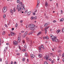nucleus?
Here are the masks:
<instances>
[{
    "mask_svg": "<svg viewBox=\"0 0 64 64\" xmlns=\"http://www.w3.org/2000/svg\"><path fill=\"white\" fill-rule=\"evenodd\" d=\"M20 38H19V37H18V43H20Z\"/></svg>",
    "mask_w": 64,
    "mask_h": 64,
    "instance_id": "12",
    "label": "nucleus"
},
{
    "mask_svg": "<svg viewBox=\"0 0 64 64\" xmlns=\"http://www.w3.org/2000/svg\"><path fill=\"white\" fill-rule=\"evenodd\" d=\"M6 45H9V44L8 43H6Z\"/></svg>",
    "mask_w": 64,
    "mask_h": 64,
    "instance_id": "53",
    "label": "nucleus"
},
{
    "mask_svg": "<svg viewBox=\"0 0 64 64\" xmlns=\"http://www.w3.org/2000/svg\"><path fill=\"white\" fill-rule=\"evenodd\" d=\"M29 50L30 51H32V48H29Z\"/></svg>",
    "mask_w": 64,
    "mask_h": 64,
    "instance_id": "32",
    "label": "nucleus"
},
{
    "mask_svg": "<svg viewBox=\"0 0 64 64\" xmlns=\"http://www.w3.org/2000/svg\"><path fill=\"white\" fill-rule=\"evenodd\" d=\"M24 58H22V61H25V60L24 59Z\"/></svg>",
    "mask_w": 64,
    "mask_h": 64,
    "instance_id": "49",
    "label": "nucleus"
},
{
    "mask_svg": "<svg viewBox=\"0 0 64 64\" xmlns=\"http://www.w3.org/2000/svg\"><path fill=\"white\" fill-rule=\"evenodd\" d=\"M11 64H13V62H11Z\"/></svg>",
    "mask_w": 64,
    "mask_h": 64,
    "instance_id": "61",
    "label": "nucleus"
},
{
    "mask_svg": "<svg viewBox=\"0 0 64 64\" xmlns=\"http://www.w3.org/2000/svg\"><path fill=\"white\" fill-rule=\"evenodd\" d=\"M10 13H12V15L13 14V10H10Z\"/></svg>",
    "mask_w": 64,
    "mask_h": 64,
    "instance_id": "11",
    "label": "nucleus"
},
{
    "mask_svg": "<svg viewBox=\"0 0 64 64\" xmlns=\"http://www.w3.org/2000/svg\"><path fill=\"white\" fill-rule=\"evenodd\" d=\"M22 42L23 44H25V41L24 40H22Z\"/></svg>",
    "mask_w": 64,
    "mask_h": 64,
    "instance_id": "33",
    "label": "nucleus"
},
{
    "mask_svg": "<svg viewBox=\"0 0 64 64\" xmlns=\"http://www.w3.org/2000/svg\"><path fill=\"white\" fill-rule=\"evenodd\" d=\"M20 23H22L23 22V21L22 20H20Z\"/></svg>",
    "mask_w": 64,
    "mask_h": 64,
    "instance_id": "57",
    "label": "nucleus"
},
{
    "mask_svg": "<svg viewBox=\"0 0 64 64\" xmlns=\"http://www.w3.org/2000/svg\"><path fill=\"white\" fill-rule=\"evenodd\" d=\"M5 34V32L4 31L2 33V34L3 35H4Z\"/></svg>",
    "mask_w": 64,
    "mask_h": 64,
    "instance_id": "21",
    "label": "nucleus"
},
{
    "mask_svg": "<svg viewBox=\"0 0 64 64\" xmlns=\"http://www.w3.org/2000/svg\"><path fill=\"white\" fill-rule=\"evenodd\" d=\"M22 6H20L19 7V8H18V12H19L20 11H21L22 10V9L23 10H25V8H24V5H22Z\"/></svg>",
    "mask_w": 64,
    "mask_h": 64,
    "instance_id": "3",
    "label": "nucleus"
},
{
    "mask_svg": "<svg viewBox=\"0 0 64 64\" xmlns=\"http://www.w3.org/2000/svg\"><path fill=\"white\" fill-rule=\"evenodd\" d=\"M56 22V21L55 20H54L53 21V22H54V23H55Z\"/></svg>",
    "mask_w": 64,
    "mask_h": 64,
    "instance_id": "58",
    "label": "nucleus"
},
{
    "mask_svg": "<svg viewBox=\"0 0 64 64\" xmlns=\"http://www.w3.org/2000/svg\"><path fill=\"white\" fill-rule=\"evenodd\" d=\"M6 64H8V61L6 60L5 62Z\"/></svg>",
    "mask_w": 64,
    "mask_h": 64,
    "instance_id": "42",
    "label": "nucleus"
},
{
    "mask_svg": "<svg viewBox=\"0 0 64 64\" xmlns=\"http://www.w3.org/2000/svg\"><path fill=\"white\" fill-rule=\"evenodd\" d=\"M46 39H49V37H48V36H46Z\"/></svg>",
    "mask_w": 64,
    "mask_h": 64,
    "instance_id": "30",
    "label": "nucleus"
},
{
    "mask_svg": "<svg viewBox=\"0 0 64 64\" xmlns=\"http://www.w3.org/2000/svg\"><path fill=\"white\" fill-rule=\"evenodd\" d=\"M62 61H63V62H64V59L63 58L62 60Z\"/></svg>",
    "mask_w": 64,
    "mask_h": 64,
    "instance_id": "63",
    "label": "nucleus"
},
{
    "mask_svg": "<svg viewBox=\"0 0 64 64\" xmlns=\"http://www.w3.org/2000/svg\"><path fill=\"white\" fill-rule=\"evenodd\" d=\"M34 16H32L31 18V20H33V19H34Z\"/></svg>",
    "mask_w": 64,
    "mask_h": 64,
    "instance_id": "24",
    "label": "nucleus"
},
{
    "mask_svg": "<svg viewBox=\"0 0 64 64\" xmlns=\"http://www.w3.org/2000/svg\"><path fill=\"white\" fill-rule=\"evenodd\" d=\"M10 34L12 36H14L15 35V33L14 32H11Z\"/></svg>",
    "mask_w": 64,
    "mask_h": 64,
    "instance_id": "9",
    "label": "nucleus"
},
{
    "mask_svg": "<svg viewBox=\"0 0 64 64\" xmlns=\"http://www.w3.org/2000/svg\"><path fill=\"white\" fill-rule=\"evenodd\" d=\"M28 34L29 35H30L32 34V33L31 32H30L28 33Z\"/></svg>",
    "mask_w": 64,
    "mask_h": 64,
    "instance_id": "41",
    "label": "nucleus"
},
{
    "mask_svg": "<svg viewBox=\"0 0 64 64\" xmlns=\"http://www.w3.org/2000/svg\"><path fill=\"white\" fill-rule=\"evenodd\" d=\"M19 7H19V5H18L17 6V8H16V9L17 10H18V9H19Z\"/></svg>",
    "mask_w": 64,
    "mask_h": 64,
    "instance_id": "16",
    "label": "nucleus"
},
{
    "mask_svg": "<svg viewBox=\"0 0 64 64\" xmlns=\"http://www.w3.org/2000/svg\"><path fill=\"white\" fill-rule=\"evenodd\" d=\"M27 46L26 45H25L24 46V48H27Z\"/></svg>",
    "mask_w": 64,
    "mask_h": 64,
    "instance_id": "37",
    "label": "nucleus"
},
{
    "mask_svg": "<svg viewBox=\"0 0 64 64\" xmlns=\"http://www.w3.org/2000/svg\"><path fill=\"white\" fill-rule=\"evenodd\" d=\"M37 17L36 16L34 17V20H36V19L37 18H36Z\"/></svg>",
    "mask_w": 64,
    "mask_h": 64,
    "instance_id": "43",
    "label": "nucleus"
},
{
    "mask_svg": "<svg viewBox=\"0 0 64 64\" xmlns=\"http://www.w3.org/2000/svg\"><path fill=\"white\" fill-rule=\"evenodd\" d=\"M35 56L34 54H30V57L32 58H34Z\"/></svg>",
    "mask_w": 64,
    "mask_h": 64,
    "instance_id": "8",
    "label": "nucleus"
},
{
    "mask_svg": "<svg viewBox=\"0 0 64 64\" xmlns=\"http://www.w3.org/2000/svg\"><path fill=\"white\" fill-rule=\"evenodd\" d=\"M13 44L14 45H17L18 44V42L16 41H14L13 42Z\"/></svg>",
    "mask_w": 64,
    "mask_h": 64,
    "instance_id": "6",
    "label": "nucleus"
},
{
    "mask_svg": "<svg viewBox=\"0 0 64 64\" xmlns=\"http://www.w3.org/2000/svg\"><path fill=\"white\" fill-rule=\"evenodd\" d=\"M42 33V32L40 31L37 34V36H39L40 35V34H41Z\"/></svg>",
    "mask_w": 64,
    "mask_h": 64,
    "instance_id": "10",
    "label": "nucleus"
},
{
    "mask_svg": "<svg viewBox=\"0 0 64 64\" xmlns=\"http://www.w3.org/2000/svg\"><path fill=\"white\" fill-rule=\"evenodd\" d=\"M7 48H8L7 47H6L5 48H4V49H5L6 50H7V49H8Z\"/></svg>",
    "mask_w": 64,
    "mask_h": 64,
    "instance_id": "38",
    "label": "nucleus"
},
{
    "mask_svg": "<svg viewBox=\"0 0 64 64\" xmlns=\"http://www.w3.org/2000/svg\"><path fill=\"white\" fill-rule=\"evenodd\" d=\"M45 6L47 7H48V3L47 2H46L45 3Z\"/></svg>",
    "mask_w": 64,
    "mask_h": 64,
    "instance_id": "14",
    "label": "nucleus"
},
{
    "mask_svg": "<svg viewBox=\"0 0 64 64\" xmlns=\"http://www.w3.org/2000/svg\"><path fill=\"white\" fill-rule=\"evenodd\" d=\"M41 47H42V48H43V47H44L42 45H41Z\"/></svg>",
    "mask_w": 64,
    "mask_h": 64,
    "instance_id": "54",
    "label": "nucleus"
},
{
    "mask_svg": "<svg viewBox=\"0 0 64 64\" xmlns=\"http://www.w3.org/2000/svg\"><path fill=\"white\" fill-rule=\"evenodd\" d=\"M47 62H45L44 63V64H47Z\"/></svg>",
    "mask_w": 64,
    "mask_h": 64,
    "instance_id": "51",
    "label": "nucleus"
},
{
    "mask_svg": "<svg viewBox=\"0 0 64 64\" xmlns=\"http://www.w3.org/2000/svg\"><path fill=\"white\" fill-rule=\"evenodd\" d=\"M7 7L5 6L4 7L3 9V12L4 13H5L7 11Z\"/></svg>",
    "mask_w": 64,
    "mask_h": 64,
    "instance_id": "4",
    "label": "nucleus"
},
{
    "mask_svg": "<svg viewBox=\"0 0 64 64\" xmlns=\"http://www.w3.org/2000/svg\"><path fill=\"white\" fill-rule=\"evenodd\" d=\"M31 12L30 11L28 12V15H29V14H31Z\"/></svg>",
    "mask_w": 64,
    "mask_h": 64,
    "instance_id": "27",
    "label": "nucleus"
},
{
    "mask_svg": "<svg viewBox=\"0 0 64 64\" xmlns=\"http://www.w3.org/2000/svg\"><path fill=\"white\" fill-rule=\"evenodd\" d=\"M49 57V55H46V56H45L44 57V59H46V60H47L48 59V58Z\"/></svg>",
    "mask_w": 64,
    "mask_h": 64,
    "instance_id": "5",
    "label": "nucleus"
},
{
    "mask_svg": "<svg viewBox=\"0 0 64 64\" xmlns=\"http://www.w3.org/2000/svg\"><path fill=\"white\" fill-rule=\"evenodd\" d=\"M54 62V60H52V64H53V63Z\"/></svg>",
    "mask_w": 64,
    "mask_h": 64,
    "instance_id": "55",
    "label": "nucleus"
},
{
    "mask_svg": "<svg viewBox=\"0 0 64 64\" xmlns=\"http://www.w3.org/2000/svg\"><path fill=\"white\" fill-rule=\"evenodd\" d=\"M5 26L6 27H7V24H5Z\"/></svg>",
    "mask_w": 64,
    "mask_h": 64,
    "instance_id": "52",
    "label": "nucleus"
},
{
    "mask_svg": "<svg viewBox=\"0 0 64 64\" xmlns=\"http://www.w3.org/2000/svg\"><path fill=\"white\" fill-rule=\"evenodd\" d=\"M62 32H64V28H63L62 29Z\"/></svg>",
    "mask_w": 64,
    "mask_h": 64,
    "instance_id": "39",
    "label": "nucleus"
},
{
    "mask_svg": "<svg viewBox=\"0 0 64 64\" xmlns=\"http://www.w3.org/2000/svg\"><path fill=\"white\" fill-rule=\"evenodd\" d=\"M19 4H21V6H22V5H24V4H23L21 2H19Z\"/></svg>",
    "mask_w": 64,
    "mask_h": 64,
    "instance_id": "15",
    "label": "nucleus"
},
{
    "mask_svg": "<svg viewBox=\"0 0 64 64\" xmlns=\"http://www.w3.org/2000/svg\"><path fill=\"white\" fill-rule=\"evenodd\" d=\"M46 36L43 37V39H46Z\"/></svg>",
    "mask_w": 64,
    "mask_h": 64,
    "instance_id": "47",
    "label": "nucleus"
},
{
    "mask_svg": "<svg viewBox=\"0 0 64 64\" xmlns=\"http://www.w3.org/2000/svg\"><path fill=\"white\" fill-rule=\"evenodd\" d=\"M48 26V24H47V23H46L45 24H44V27H46V26Z\"/></svg>",
    "mask_w": 64,
    "mask_h": 64,
    "instance_id": "19",
    "label": "nucleus"
},
{
    "mask_svg": "<svg viewBox=\"0 0 64 64\" xmlns=\"http://www.w3.org/2000/svg\"><path fill=\"white\" fill-rule=\"evenodd\" d=\"M60 30H57L56 32L58 33H59V32H60Z\"/></svg>",
    "mask_w": 64,
    "mask_h": 64,
    "instance_id": "18",
    "label": "nucleus"
},
{
    "mask_svg": "<svg viewBox=\"0 0 64 64\" xmlns=\"http://www.w3.org/2000/svg\"><path fill=\"white\" fill-rule=\"evenodd\" d=\"M39 3H40V1L38 0V2L37 5L36 6V7L37 8H38V6H39Z\"/></svg>",
    "mask_w": 64,
    "mask_h": 64,
    "instance_id": "7",
    "label": "nucleus"
},
{
    "mask_svg": "<svg viewBox=\"0 0 64 64\" xmlns=\"http://www.w3.org/2000/svg\"><path fill=\"white\" fill-rule=\"evenodd\" d=\"M31 42H30V45H31V46H32V41H30Z\"/></svg>",
    "mask_w": 64,
    "mask_h": 64,
    "instance_id": "40",
    "label": "nucleus"
},
{
    "mask_svg": "<svg viewBox=\"0 0 64 64\" xmlns=\"http://www.w3.org/2000/svg\"><path fill=\"white\" fill-rule=\"evenodd\" d=\"M13 10H14V12H15V11H16L15 8H14Z\"/></svg>",
    "mask_w": 64,
    "mask_h": 64,
    "instance_id": "46",
    "label": "nucleus"
},
{
    "mask_svg": "<svg viewBox=\"0 0 64 64\" xmlns=\"http://www.w3.org/2000/svg\"><path fill=\"white\" fill-rule=\"evenodd\" d=\"M41 47L40 46L39 47V50H41Z\"/></svg>",
    "mask_w": 64,
    "mask_h": 64,
    "instance_id": "31",
    "label": "nucleus"
},
{
    "mask_svg": "<svg viewBox=\"0 0 64 64\" xmlns=\"http://www.w3.org/2000/svg\"><path fill=\"white\" fill-rule=\"evenodd\" d=\"M25 55L26 56H27V53L26 52L25 53Z\"/></svg>",
    "mask_w": 64,
    "mask_h": 64,
    "instance_id": "34",
    "label": "nucleus"
},
{
    "mask_svg": "<svg viewBox=\"0 0 64 64\" xmlns=\"http://www.w3.org/2000/svg\"><path fill=\"white\" fill-rule=\"evenodd\" d=\"M58 52L59 53H61V50H58Z\"/></svg>",
    "mask_w": 64,
    "mask_h": 64,
    "instance_id": "35",
    "label": "nucleus"
},
{
    "mask_svg": "<svg viewBox=\"0 0 64 64\" xmlns=\"http://www.w3.org/2000/svg\"><path fill=\"white\" fill-rule=\"evenodd\" d=\"M22 51H23V52H25V51H26V49H23Z\"/></svg>",
    "mask_w": 64,
    "mask_h": 64,
    "instance_id": "25",
    "label": "nucleus"
},
{
    "mask_svg": "<svg viewBox=\"0 0 64 64\" xmlns=\"http://www.w3.org/2000/svg\"><path fill=\"white\" fill-rule=\"evenodd\" d=\"M19 2H20V0H17V3H19Z\"/></svg>",
    "mask_w": 64,
    "mask_h": 64,
    "instance_id": "45",
    "label": "nucleus"
},
{
    "mask_svg": "<svg viewBox=\"0 0 64 64\" xmlns=\"http://www.w3.org/2000/svg\"><path fill=\"white\" fill-rule=\"evenodd\" d=\"M25 12H24V13L25 14H26V13H27V12H28V11L27 10H25Z\"/></svg>",
    "mask_w": 64,
    "mask_h": 64,
    "instance_id": "26",
    "label": "nucleus"
},
{
    "mask_svg": "<svg viewBox=\"0 0 64 64\" xmlns=\"http://www.w3.org/2000/svg\"><path fill=\"white\" fill-rule=\"evenodd\" d=\"M26 40L28 41H29V38H28V37H26Z\"/></svg>",
    "mask_w": 64,
    "mask_h": 64,
    "instance_id": "20",
    "label": "nucleus"
},
{
    "mask_svg": "<svg viewBox=\"0 0 64 64\" xmlns=\"http://www.w3.org/2000/svg\"><path fill=\"white\" fill-rule=\"evenodd\" d=\"M14 64H16V62H14Z\"/></svg>",
    "mask_w": 64,
    "mask_h": 64,
    "instance_id": "59",
    "label": "nucleus"
},
{
    "mask_svg": "<svg viewBox=\"0 0 64 64\" xmlns=\"http://www.w3.org/2000/svg\"><path fill=\"white\" fill-rule=\"evenodd\" d=\"M59 56H61V54H59Z\"/></svg>",
    "mask_w": 64,
    "mask_h": 64,
    "instance_id": "56",
    "label": "nucleus"
},
{
    "mask_svg": "<svg viewBox=\"0 0 64 64\" xmlns=\"http://www.w3.org/2000/svg\"><path fill=\"white\" fill-rule=\"evenodd\" d=\"M3 17L4 18H5V17H6V15L4 14L3 16Z\"/></svg>",
    "mask_w": 64,
    "mask_h": 64,
    "instance_id": "44",
    "label": "nucleus"
},
{
    "mask_svg": "<svg viewBox=\"0 0 64 64\" xmlns=\"http://www.w3.org/2000/svg\"><path fill=\"white\" fill-rule=\"evenodd\" d=\"M28 33V32H26L24 34L27 35Z\"/></svg>",
    "mask_w": 64,
    "mask_h": 64,
    "instance_id": "36",
    "label": "nucleus"
},
{
    "mask_svg": "<svg viewBox=\"0 0 64 64\" xmlns=\"http://www.w3.org/2000/svg\"><path fill=\"white\" fill-rule=\"evenodd\" d=\"M45 33L46 34V33H47V30H45Z\"/></svg>",
    "mask_w": 64,
    "mask_h": 64,
    "instance_id": "48",
    "label": "nucleus"
},
{
    "mask_svg": "<svg viewBox=\"0 0 64 64\" xmlns=\"http://www.w3.org/2000/svg\"><path fill=\"white\" fill-rule=\"evenodd\" d=\"M58 58H57V60L58 61H59V59H60V58H59V56H58Z\"/></svg>",
    "mask_w": 64,
    "mask_h": 64,
    "instance_id": "28",
    "label": "nucleus"
},
{
    "mask_svg": "<svg viewBox=\"0 0 64 64\" xmlns=\"http://www.w3.org/2000/svg\"><path fill=\"white\" fill-rule=\"evenodd\" d=\"M49 28V26L47 27L46 28H45V30H47V29H48Z\"/></svg>",
    "mask_w": 64,
    "mask_h": 64,
    "instance_id": "29",
    "label": "nucleus"
},
{
    "mask_svg": "<svg viewBox=\"0 0 64 64\" xmlns=\"http://www.w3.org/2000/svg\"><path fill=\"white\" fill-rule=\"evenodd\" d=\"M50 36L52 38V41H53L54 42H55V41L56 43L59 42V40H58V39H56L57 38V37H55L53 36L52 34H50Z\"/></svg>",
    "mask_w": 64,
    "mask_h": 64,
    "instance_id": "1",
    "label": "nucleus"
},
{
    "mask_svg": "<svg viewBox=\"0 0 64 64\" xmlns=\"http://www.w3.org/2000/svg\"><path fill=\"white\" fill-rule=\"evenodd\" d=\"M35 26L33 24H29L28 26V27L29 28L30 30H35Z\"/></svg>",
    "mask_w": 64,
    "mask_h": 64,
    "instance_id": "2",
    "label": "nucleus"
},
{
    "mask_svg": "<svg viewBox=\"0 0 64 64\" xmlns=\"http://www.w3.org/2000/svg\"><path fill=\"white\" fill-rule=\"evenodd\" d=\"M6 51H7V50H6L4 49V50L3 51L4 54V53H6Z\"/></svg>",
    "mask_w": 64,
    "mask_h": 64,
    "instance_id": "22",
    "label": "nucleus"
},
{
    "mask_svg": "<svg viewBox=\"0 0 64 64\" xmlns=\"http://www.w3.org/2000/svg\"><path fill=\"white\" fill-rule=\"evenodd\" d=\"M12 30H14V28H12Z\"/></svg>",
    "mask_w": 64,
    "mask_h": 64,
    "instance_id": "60",
    "label": "nucleus"
},
{
    "mask_svg": "<svg viewBox=\"0 0 64 64\" xmlns=\"http://www.w3.org/2000/svg\"><path fill=\"white\" fill-rule=\"evenodd\" d=\"M16 27H17V26H18V24H17V23L15 25Z\"/></svg>",
    "mask_w": 64,
    "mask_h": 64,
    "instance_id": "50",
    "label": "nucleus"
},
{
    "mask_svg": "<svg viewBox=\"0 0 64 64\" xmlns=\"http://www.w3.org/2000/svg\"><path fill=\"white\" fill-rule=\"evenodd\" d=\"M38 56L39 58H42V54H39Z\"/></svg>",
    "mask_w": 64,
    "mask_h": 64,
    "instance_id": "13",
    "label": "nucleus"
},
{
    "mask_svg": "<svg viewBox=\"0 0 64 64\" xmlns=\"http://www.w3.org/2000/svg\"><path fill=\"white\" fill-rule=\"evenodd\" d=\"M64 19H63V18H62L61 19H60V22H62V21H63V20Z\"/></svg>",
    "mask_w": 64,
    "mask_h": 64,
    "instance_id": "23",
    "label": "nucleus"
},
{
    "mask_svg": "<svg viewBox=\"0 0 64 64\" xmlns=\"http://www.w3.org/2000/svg\"><path fill=\"white\" fill-rule=\"evenodd\" d=\"M26 35L25 34H24L22 36L24 38H25L26 36Z\"/></svg>",
    "mask_w": 64,
    "mask_h": 64,
    "instance_id": "17",
    "label": "nucleus"
},
{
    "mask_svg": "<svg viewBox=\"0 0 64 64\" xmlns=\"http://www.w3.org/2000/svg\"><path fill=\"white\" fill-rule=\"evenodd\" d=\"M49 61H51V59H49Z\"/></svg>",
    "mask_w": 64,
    "mask_h": 64,
    "instance_id": "64",
    "label": "nucleus"
},
{
    "mask_svg": "<svg viewBox=\"0 0 64 64\" xmlns=\"http://www.w3.org/2000/svg\"><path fill=\"white\" fill-rule=\"evenodd\" d=\"M21 32H22V33H24V31H22Z\"/></svg>",
    "mask_w": 64,
    "mask_h": 64,
    "instance_id": "62",
    "label": "nucleus"
}]
</instances>
